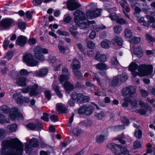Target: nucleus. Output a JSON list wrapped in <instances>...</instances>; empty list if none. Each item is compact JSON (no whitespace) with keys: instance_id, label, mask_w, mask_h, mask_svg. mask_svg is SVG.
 Segmentation results:
<instances>
[{"instance_id":"f257e3e1","label":"nucleus","mask_w":155,"mask_h":155,"mask_svg":"<svg viewBox=\"0 0 155 155\" xmlns=\"http://www.w3.org/2000/svg\"><path fill=\"white\" fill-rule=\"evenodd\" d=\"M130 71H132V75L134 77L137 75L142 77L145 75H150V77L153 69V66L151 65H147L141 64L138 67L137 64L134 62H132L129 67Z\"/></svg>"},{"instance_id":"f03ea898","label":"nucleus","mask_w":155,"mask_h":155,"mask_svg":"<svg viewBox=\"0 0 155 155\" xmlns=\"http://www.w3.org/2000/svg\"><path fill=\"white\" fill-rule=\"evenodd\" d=\"M107 146L115 155H120L121 153L126 155L129 153V151L126 147H122L118 144L110 143L108 144Z\"/></svg>"},{"instance_id":"7ed1b4c3","label":"nucleus","mask_w":155,"mask_h":155,"mask_svg":"<svg viewBox=\"0 0 155 155\" xmlns=\"http://www.w3.org/2000/svg\"><path fill=\"white\" fill-rule=\"evenodd\" d=\"M39 146V141L35 138H33L31 139L29 143H25V150L26 153L29 154H32L33 151V147H37Z\"/></svg>"},{"instance_id":"20e7f679","label":"nucleus","mask_w":155,"mask_h":155,"mask_svg":"<svg viewBox=\"0 0 155 155\" xmlns=\"http://www.w3.org/2000/svg\"><path fill=\"white\" fill-rule=\"evenodd\" d=\"M94 110V108L92 106L84 104L80 107L78 112L81 114H85L86 115H90L93 113Z\"/></svg>"},{"instance_id":"39448f33","label":"nucleus","mask_w":155,"mask_h":155,"mask_svg":"<svg viewBox=\"0 0 155 155\" xmlns=\"http://www.w3.org/2000/svg\"><path fill=\"white\" fill-rule=\"evenodd\" d=\"M23 60L27 65L30 66H34L37 64L38 62L34 59L31 54L29 53L25 55L23 58Z\"/></svg>"},{"instance_id":"423d86ee","label":"nucleus","mask_w":155,"mask_h":155,"mask_svg":"<svg viewBox=\"0 0 155 155\" xmlns=\"http://www.w3.org/2000/svg\"><path fill=\"white\" fill-rule=\"evenodd\" d=\"M136 91V89L135 87L132 86H130L124 88L122 91V92L124 96H128L129 97H131V96L135 94Z\"/></svg>"},{"instance_id":"0eeeda50","label":"nucleus","mask_w":155,"mask_h":155,"mask_svg":"<svg viewBox=\"0 0 155 155\" xmlns=\"http://www.w3.org/2000/svg\"><path fill=\"white\" fill-rule=\"evenodd\" d=\"M74 21L76 23H78L79 21L86 19L85 13L78 10L74 12Z\"/></svg>"},{"instance_id":"6e6552de","label":"nucleus","mask_w":155,"mask_h":155,"mask_svg":"<svg viewBox=\"0 0 155 155\" xmlns=\"http://www.w3.org/2000/svg\"><path fill=\"white\" fill-rule=\"evenodd\" d=\"M67 2V7L70 10L74 11L80 6V5L75 0H68Z\"/></svg>"},{"instance_id":"1a4fd4ad","label":"nucleus","mask_w":155,"mask_h":155,"mask_svg":"<svg viewBox=\"0 0 155 155\" xmlns=\"http://www.w3.org/2000/svg\"><path fill=\"white\" fill-rule=\"evenodd\" d=\"M12 23V20L9 18L2 19L0 22V30L2 29V28H7L10 27Z\"/></svg>"},{"instance_id":"9d476101","label":"nucleus","mask_w":155,"mask_h":155,"mask_svg":"<svg viewBox=\"0 0 155 155\" xmlns=\"http://www.w3.org/2000/svg\"><path fill=\"white\" fill-rule=\"evenodd\" d=\"M62 72L64 74L60 76L59 81L61 84H63L64 81L69 79L70 74L68 71V69L67 68L62 69Z\"/></svg>"},{"instance_id":"9b49d317","label":"nucleus","mask_w":155,"mask_h":155,"mask_svg":"<svg viewBox=\"0 0 155 155\" xmlns=\"http://www.w3.org/2000/svg\"><path fill=\"white\" fill-rule=\"evenodd\" d=\"M30 90L29 94L30 96H36L40 93L39 91L38 86L37 84H35L33 86H30Z\"/></svg>"},{"instance_id":"f8f14e48","label":"nucleus","mask_w":155,"mask_h":155,"mask_svg":"<svg viewBox=\"0 0 155 155\" xmlns=\"http://www.w3.org/2000/svg\"><path fill=\"white\" fill-rule=\"evenodd\" d=\"M76 24L80 29H86L89 26V21L86 19L79 21L78 23Z\"/></svg>"},{"instance_id":"ddd939ff","label":"nucleus","mask_w":155,"mask_h":155,"mask_svg":"<svg viewBox=\"0 0 155 155\" xmlns=\"http://www.w3.org/2000/svg\"><path fill=\"white\" fill-rule=\"evenodd\" d=\"M72 98L73 99L77 100V102L79 104H81V101L83 97V94L82 93L78 94L75 92L72 93L71 94Z\"/></svg>"},{"instance_id":"4468645a","label":"nucleus","mask_w":155,"mask_h":155,"mask_svg":"<svg viewBox=\"0 0 155 155\" xmlns=\"http://www.w3.org/2000/svg\"><path fill=\"white\" fill-rule=\"evenodd\" d=\"M94 58L99 61L104 62L106 61L107 58L104 54H100V52H97Z\"/></svg>"},{"instance_id":"2eb2a0df","label":"nucleus","mask_w":155,"mask_h":155,"mask_svg":"<svg viewBox=\"0 0 155 155\" xmlns=\"http://www.w3.org/2000/svg\"><path fill=\"white\" fill-rule=\"evenodd\" d=\"M18 111L17 108L15 107L11 109L10 114V118L12 120L16 119L18 115Z\"/></svg>"},{"instance_id":"dca6fc26","label":"nucleus","mask_w":155,"mask_h":155,"mask_svg":"<svg viewBox=\"0 0 155 155\" xmlns=\"http://www.w3.org/2000/svg\"><path fill=\"white\" fill-rule=\"evenodd\" d=\"M131 48L133 49L134 54L137 57H140L142 56V50L140 47L134 46Z\"/></svg>"},{"instance_id":"f3484780","label":"nucleus","mask_w":155,"mask_h":155,"mask_svg":"<svg viewBox=\"0 0 155 155\" xmlns=\"http://www.w3.org/2000/svg\"><path fill=\"white\" fill-rule=\"evenodd\" d=\"M112 42L114 44H117L118 45L121 46L122 45L123 41L121 38L116 36L112 40Z\"/></svg>"},{"instance_id":"a211bd4d","label":"nucleus","mask_w":155,"mask_h":155,"mask_svg":"<svg viewBox=\"0 0 155 155\" xmlns=\"http://www.w3.org/2000/svg\"><path fill=\"white\" fill-rule=\"evenodd\" d=\"M64 87L67 91H71L74 88V87L73 84L71 83L69 81H65L64 83L62 84Z\"/></svg>"},{"instance_id":"6ab92c4d","label":"nucleus","mask_w":155,"mask_h":155,"mask_svg":"<svg viewBox=\"0 0 155 155\" xmlns=\"http://www.w3.org/2000/svg\"><path fill=\"white\" fill-rule=\"evenodd\" d=\"M79 61L78 60L75 59L73 60L71 65L72 67L73 71H78V69L81 67V65L79 64Z\"/></svg>"},{"instance_id":"aec40b11","label":"nucleus","mask_w":155,"mask_h":155,"mask_svg":"<svg viewBox=\"0 0 155 155\" xmlns=\"http://www.w3.org/2000/svg\"><path fill=\"white\" fill-rule=\"evenodd\" d=\"M48 72V70L46 69H42L40 71L36 72L35 74V76L39 77H43L46 75Z\"/></svg>"},{"instance_id":"412c9836","label":"nucleus","mask_w":155,"mask_h":155,"mask_svg":"<svg viewBox=\"0 0 155 155\" xmlns=\"http://www.w3.org/2000/svg\"><path fill=\"white\" fill-rule=\"evenodd\" d=\"M12 77L14 79L16 80L17 84L19 85V76L18 72L14 71H12L11 73Z\"/></svg>"},{"instance_id":"4be33fe9","label":"nucleus","mask_w":155,"mask_h":155,"mask_svg":"<svg viewBox=\"0 0 155 155\" xmlns=\"http://www.w3.org/2000/svg\"><path fill=\"white\" fill-rule=\"evenodd\" d=\"M82 132V130L78 127L74 128L72 131L74 135L76 137H78L80 136Z\"/></svg>"},{"instance_id":"5701e85b","label":"nucleus","mask_w":155,"mask_h":155,"mask_svg":"<svg viewBox=\"0 0 155 155\" xmlns=\"http://www.w3.org/2000/svg\"><path fill=\"white\" fill-rule=\"evenodd\" d=\"M102 47L105 48H108L111 45V42L109 40L104 39L101 43Z\"/></svg>"},{"instance_id":"b1692460","label":"nucleus","mask_w":155,"mask_h":155,"mask_svg":"<svg viewBox=\"0 0 155 155\" xmlns=\"http://www.w3.org/2000/svg\"><path fill=\"white\" fill-rule=\"evenodd\" d=\"M147 18L149 20L150 23H153L155 22V12H152L150 13V15H146Z\"/></svg>"},{"instance_id":"393cba45","label":"nucleus","mask_w":155,"mask_h":155,"mask_svg":"<svg viewBox=\"0 0 155 155\" xmlns=\"http://www.w3.org/2000/svg\"><path fill=\"white\" fill-rule=\"evenodd\" d=\"M140 41V38L132 36L129 38V41L131 43L134 44H137Z\"/></svg>"},{"instance_id":"a878e982","label":"nucleus","mask_w":155,"mask_h":155,"mask_svg":"<svg viewBox=\"0 0 155 155\" xmlns=\"http://www.w3.org/2000/svg\"><path fill=\"white\" fill-rule=\"evenodd\" d=\"M34 51L35 52L34 55H35L37 57L38 54L42 53V48L39 46H37L34 48Z\"/></svg>"},{"instance_id":"bb28decb","label":"nucleus","mask_w":155,"mask_h":155,"mask_svg":"<svg viewBox=\"0 0 155 155\" xmlns=\"http://www.w3.org/2000/svg\"><path fill=\"white\" fill-rule=\"evenodd\" d=\"M74 75L78 79L83 80V77L81 72L79 71H73Z\"/></svg>"},{"instance_id":"cd10ccee","label":"nucleus","mask_w":155,"mask_h":155,"mask_svg":"<svg viewBox=\"0 0 155 155\" xmlns=\"http://www.w3.org/2000/svg\"><path fill=\"white\" fill-rule=\"evenodd\" d=\"M27 38L25 36L20 35V46H23L26 43Z\"/></svg>"},{"instance_id":"c85d7f7f","label":"nucleus","mask_w":155,"mask_h":155,"mask_svg":"<svg viewBox=\"0 0 155 155\" xmlns=\"http://www.w3.org/2000/svg\"><path fill=\"white\" fill-rule=\"evenodd\" d=\"M124 34L125 37L127 38H130L132 36V32L128 28H126L125 29Z\"/></svg>"},{"instance_id":"c756f323","label":"nucleus","mask_w":155,"mask_h":155,"mask_svg":"<svg viewBox=\"0 0 155 155\" xmlns=\"http://www.w3.org/2000/svg\"><path fill=\"white\" fill-rule=\"evenodd\" d=\"M96 67L98 69L103 70L106 69L107 66L105 64L99 63L96 65Z\"/></svg>"},{"instance_id":"7c9ffc66","label":"nucleus","mask_w":155,"mask_h":155,"mask_svg":"<svg viewBox=\"0 0 155 155\" xmlns=\"http://www.w3.org/2000/svg\"><path fill=\"white\" fill-rule=\"evenodd\" d=\"M28 80L25 78L20 77V86L25 87L26 86V84Z\"/></svg>"},{"instance_id":"2f4dec72","label":"nucleus","mask_w":155,"mask_h":155,"mask_svg":"<svg viewBox=\"0 0 155 155\" xmlns=\"http://www.w3.org/2000/svg\"><path fill=\"white\" fill-rule=\"evenodd\" d=\"M105 116V114L103 111H101L100 113H96L95 115L96 118L99 120L102 119Z\"/></svg>"},{"instance_id":"473e14b6","label":"nucleus","mask_w":155,"mask_h":155,"mask_svg":"<svg viewBox=\"0 0 155 155\" xmlns=\"http://www.w3.org/2000/svg\"><path fill=\"white\" fill-rule=\"evenodd\" d=\"M124 102L122 104L123 107H127L128 106V103H129V101H130L129 97H126L123 99Z\"/></svg>"},{"instance_id":"72a5a7b5","label":"nucleus","mask_w":155,"mask_h":155,"mask_svg":"<svg viewBox=\"0 0 155 155\" xmlns=\"http://www.w3.org/2000/svg\"><path fill=\"white\" fill-rule=\"evenodd\" d=\"M105 136L101 135L99 136H97L96 138V141L99 143H103L104 140Z\"/></svg>"},{"instance_id":"f704fd0d","label":"nucleus","mask_w":155,"mask_h":155,"mask_svg":"<svg viewBox=\"0 0 155 155\" xmlns=\"http://www.w3.org/2000/svg\"><path fill=\"white\" fill-rule=\"evenodd\" d=\"M142 132L140 130L136 129L134 133V135L136 137L140 139L141 137Z\"/></svg>"},{"instance_id":"c9c22d12","label":"nucleus","mask_w":155,"mask_h":155,"mask_svg":"<svg viewBox=\"0 0 155 155\" xmlns=\"http://www.w3.org/2000/svg\"><path fill=\"white\" fill-rule=\"evenodd\" d=\"M57 108L58 111L63 113H66L67 110V109L65 107L61 105L58 106Z\"/></svg>"},{"instance_id":"e433bc0d","label":"nucleus","mask_w":155,"mask_h":155,"mask_svg":"<svg viewBox=\"0 0 155 155\" xmlns=\"http://www.w3.org/2000/svg\"><path fill=\"white\" fill-rule=\"evenodd\" d=\"M129 99L131 101H129V103L132 106L131 108L133 109H136L137 104V101L135 99L133 100L131 97H129Z\"/></svg>"},{"instance_id":"4c0bfd02","label":"nucleus","mask_w":155,"mask_h":155,"mask_svg":"<svg viewBox=\"0 0 155 155\" xmlns=\"http://www.w3.org/2000/svg\"><path fill=\"white\" fill-rule=\"evenodd\" d=\"M111 63L112 65L118 66L120 64L116 58L113 57L111 59Z\"/></svg>"},{"instance_id":"58836bf2","label":"nucleus","mask_w":155,"mask_h":155,"mask_svg":"<svg viewBox=\"0 0 155 155\" xmlns=\"http://www.w3.org/2000/svg\"><path fill=\"white\" fill-rule=\"evenodd\" d=\"M139 104L142 107H144L147 110H151V107L147 104H145L143 101H140Z\"/></svg>"},{"instance_id":"ea45409f","label":"nucleus","mask_w":155,"mask_h":155,"mask_svg":"<svg viewBox=\"0 0 155 155\" xmlns=\"http://www.w3.org/2000/svg\"><path fill=\"white\" fill-rule=\"evenodd\" d=\"M119 78L117 76L115 77L112 80L111 83V85L113 86H114L117 85Z\"/></svg>"},{"instance_id":"a19ab883","label":"nucleus","mask_w":155,"mask_h":155,"mask_svg":"<svg viewBox=\"0 0 155 155\" xmlns=\"http://www.w3.org/2000/svg\"><path fill=\"white\" fill-rule=\"evenodd\" d=\"M114 32L116 34L120 33L122 30V27L119 26L117 25L114 27Z\"/></svg>"},{"instance_id":"79ce46f5","label":"nucleus","mask_w":155,"mask_h":155,"mask_svg":"<svg viewBox=\"0 0 155 155\" xmlns=\"http://www.w3.org/2000/svg\"><path fill=\"white\" fill-rule=\"evenodd\" d=\"M87 46L90 49H93L95 47L94 43L92 41H88L87 43Z\"/></svg>"},{"instance_id":"37998d69","label":"nucleus","mask_w":155,"mask_h":155,"mask_svg":"<svg viewBox=\"0 0 155 155\" xmlns=\"http://www.w3.org/2000/svg\"><path fill=\"white\" fill-rule=\"evenodd\" d=\"M101 10L97 9L94 10L92 11L93 17H97L99 16L101 14Z\"/></svg>"},{"instance_id":"c03bdc74","label":"nucleus","mask_w":155,"mask_h":155,"mask_svg":"<svg viewBox=\"0 0 155 155\" xmlns=\"http://www.w3.org/2000/svg\"><path fill=\"white\" fill-rule=\"evenodd\" d=\"M27 127L30 130H35L36 127V125L33 123H30L26 125Z\"/></svg>"},{"instance_id":"a18cd8bd","label":"nucleus","mask_w":155,"mask_h":155,"mask_svg":"<svg viewBox=\"0 0 155 155\" xmlns=\"http://www.w3.org/2000/svg\"><path fill=\"white\" fill-rule=\"evenodd\" d=\"M34 56L35 58L38 61H43L45 60V58L42 53L38 54V55L37 57L35 56V55H34Z\"/></svg>"},{"instance_id":"49530a36","label":"nucleus","mask_w":155,"mask_h":155,"mask_svg":"<svg viewBox=\"0 0 155 155\" xmlns=\"http://www.w3.org/2000/svg\"><path fill=\"white\" fill-rule=\"evenodd\" d=\"M1 110L3 113H7L10 110L9 108L7 106L4 105L2 106L1 108Z\"/></svg>"},{"instance_id":"de8ad7c7","label":"nucleus","mask_w":155,"mask_h":155,"mask_svg":"<svg viewBox=\"0 0 155 155\" xmlns=\"http://www.w3.org/2000/svg\"><path fill=\"white\" fill-rule=\"evenodd\" d=\"M57 32L60 35H61L68 36L70 35V34L68 32L65 31H62L59 29L58 30Z\"/></svg>"},{"instance_id":"09e8293b","label":"nucleus","mask_w":155,"mask_h":155,"mask_svg":"<svg viewBox=\"0 0 155 155\" xmlns=\"http://www.w3.org/2000/svg\"><path fill=\"white\" fill-rule=\"evenodd\" d=\"M81 123L82 124L84 127H89L90 126L91 124V122L89 120H85L83 122H81Z\"/></svg>"},{"instance_id":"8fccbe9b","label":"nucleus","mask_w":155,"mask_h":155,"mask_svg":"<svg viewBox=\"0 0 155 155\" xmlns=\"http://www.w3.org/2000/svg\"><path fill=\"white\" fill-rule=\"evenodd\" d=\"M13 56L12 52L11 51H8L6 53V55L5 56L4 58H6L8 60H10Z\"/></svg>"},{"instance_id":"3c124183","label":"nucleus","mask_w":155,"mask_h":155,"mask_svg":"<svg viewBox=\"0 0 155 155\" xmlns=\"http://www.w3.org/2000/svg\"><path fill=\"white\" fill-rule=\"evenodd\" d=\"M9 123V121L5 120V116L2 114H0V123Z\"/></svg>"},{"instance_id":"603ef678","label":"nucleus","mask_w":155,"mask_h":155,"mask_svg":"<svg viewBox=\"0 0 155 155\" xmlns=\"http://www.w3.org/2000/svg\"><path fill=\"white\" fill-rule=\"evenodd\" d=\"M91 28H93L94 30H95L97 31H98L99 30L101 29H104L105 28L106 26H103L102 25V26H98V27H97L95 25H92L91 27Z\"/></svg>"},{"instance_id":"864d4df0","label":"nucleus","mask_w":155,"mask_h":155,"mask_svg":"<svg viewBox=\"0 0 155 155\" xmlns=\"http://www.w3.org/2000/svg\"><path fill=\"white\" fill-rule=\"evenodd\" d=\"M121 120L124 125H128L129 124V120L125 117H123L121 118Z\"/></svg>"},{"instance_id":"5fc2aeb1","label":"nucleus","mask_w":155,"mask_h":155,"mask_svg":"<svg viewBox=\"0 0 155 155\" xmlns=\"http://www.w3.org/2000/svg\"><path fill=\"white\" fill-rule=\"evenodd\" d=\"M48 114L46 113H44L43 114V116L41 117V119L45 121H48L49 120V119L48 118Z\"/></svg>"},{"instance_id":"6e6d98bb","label":"nucleus","mask_w":155,"mask_h":155,"mask_svg":"<svg viewBox=\"0 0 155 155\" xmlns=\"http://www.w3.org/2000/svg\"><path fill=\"white\" fill-rule=\"evenodd\" d=\"M13 99L16 101L17 103L19 104V94L18 93L14 94L13 96Z\"/></svg>"},{"instance_id":"4d7b16f0","label":"nucleus","mask_w":155,"mask_h":155,"mask_svg":"<svg viewBox=\"0 0 155 155\" xmlns=\"http://www.w3.org/2000/svg\"><path fill=\"white\" fill-rule=\"evenodd\" d=\"M110 18L112 20H117L118 18L117 15L115 13H113L111 14L110 15Z\"/></svg>"},{"instance_id":"13d9d810","label":"nucleus","mask_w":155,"mask_h":155,"mask_svg":"<svg viewBox=\"0 0 155 155\" xmlns=\"http://www.w3.org/2000/svg\"><path fill=\"white\" fill-rule=\"evenodd\" d=\"M86 16L89 19H91L93 18L92 12L88 10L86 13Z\"/></svg>"},{"instance_id":"bf43d9fd","label":"nucleus","mask_w":155,"mask_h":155,"mask_svg":"<svg viewBox=\"0 0 155 155\" xmlns=\"http://www.w3.org/2000/svg\"><path fill=\"white\" fill-rule=\"evenodd\" d=\"M141 145L138 140L136 141L134 143V147L135 149L137 148H141Z\"/></svg>"},{"instance_id":"052dcab7","label":"nucleus","mask_w":155,"mask_h":155,"mask_svg":"<svg viewBox=\"0 0 155 155\" xmlns=\"http://www.w3.org/2000/svg\"><path fill=\"white\" fill-rule=\"evenodd\" d=\"M69 31L70 32H71V34L72 35L75 39L77 40H78L79 39V38L77 35L78 33V31H74L72 30H71V29H69Z\"/></svg>"},{"instance_id":"680f3d73","label":"nucleus","mask_w":155,"mask_h":155,"mask_svg":"<svg viewBox=\"0 0 155 155\" xmlns=\"http://www.w3.org/2000/svg\"><path fill=\"white\" fill-rule=\"evenodd\" d=\"M17 127L16 124H11L9 128L10 130L12 131H15L17 129Z\"/></svg>"},{"instance_id":"e2e57ef3","label":"nucleus","mask_w":155,"mask_h":155,"mask_svg":"<svg viewBox=\"0 0 155 155\" xmlns=\"http://www.w3.org/2000/svg\"><path fill=\"white\" fill-rule=\"evenodd\" d=\"M90 99V97L88 96H84L82 98L81 101V104L83 103H85L88 102Z\"/></svg>"},{"instance_id":"0e129e2a","label":"nucleus","mask_w":155,"mask_h":155,"mask_svg":"<svg viewBox=\"0 0 155 155\" xmlns=\"http://www.w3.org/2000/svg\"><path fill=\"white\" fill-rule=\"evenodd\" d=\"M120 3L124 9L123 10H124V11H125L127 12H129V9L127 6L122 2H120Z\"/></svg>"},{"instance_id":"69168bd1","label":"nucleus","mask_w":155,"mask_h":155,"mask_svg":"<svg viewBox=\"0 0 155 155\" xmlns=\"http://www.w3.org/2000/svg\"><path fill=\"white\" fill-rule=\"evenodd\" d=\"M146 39L150 41L151 42H155V38L152 37L150 35H149L148 34L146 35Z\"/></svg>"},{"instance_id":"338daca9","label":"nucleus","mask_w":155,"mask_h":155,"mask_svg":"<svg viewBox=\"0 0 155 155\" xmlns=\"http://www.w3.org/2000/svg\"><path fill=\"white\" fill-rule=\"evenodd\" d=\"M127 79V75L124 74H122L120 77V80L122 82H125Z\"/></svg>"},{"instance_id":"774afa93","label":"nucleus","mask_w":155,"mask_h":155,"mask_svg":"<svg viewBox=\"0 0 155 155\" xmlns=\"http://www.w3.org/2000/svg\"><path fill=\"white\" fill-rule=\"evenodd\" d=\"M116 22L117 23L119 24L120 25H123L126 23V21L122 18H119L117 19Z\"/></svg>"}]
</instances>
